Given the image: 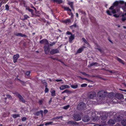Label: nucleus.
<instances>
[{"mask_svg":"<svg viewBox=\"0 0 126 126\" xmlns=\"http://www.w3.org/2000/svg\"><path fill=\"white\" fill-rule=\"evenodd\" d=\"M124 3V1L123 0L116 1L109 9L111 11L107 10V13L109 15L111 16L112 15V14H114L119 12L120 8H121V5Z\"/></svg>","mask_w":126,"mask_h":126,"instance_id":"obj_1","label":"nucleus"},{"mask_svg":"<svg viewBox=\"0 0 126 126\" xmlns=\"http://www.w3.org/2000/svg\"><path fill=\"white\" fill-rule=\"evenodd\" d=\"M107 92L102 90L99 92L97 94V96L100 99H104L107 96Z\"/></svg>","mask_w":126,"mask_h":126,"instance_id":"obj_2","label":"nucleus"},{"mask_svg":"<svg viewBox=\"0 0 126 126\" xmlns=\"http://www.w3.org/2000/svg\"><path fill=\"white\" fill-rule=\"evenodd\" d=\"M86 108L85 104L83 102L80 103L77 105V109L79 110H84Z\"/></svg>","mask_w":126,"mask_h":126,"instance_id":"obj_3","label":"nucleus"},{"mask_svg":"<svg viewBox=\"0 0 126 126\" xmlns=\"http://www.w3.org/2000/svg\"><path fill=\"white\" fill-rule=\"evenodd\" d=\"M96 96V94L94 91H91L89 93L88 97L90 99H94Z\"/></svg>","mask_w":126,"mask_h":126,"instance_id":"obj_4","label":"nucleus"},{"mask_svg":"<svg viewBox=\"0 0 126 126\" xmlns=\"http://www.w3.org/2000/svg\"><path fill=\"white\" fill-rule=\"evenodd\" d=\"M44 50L45 54H47L50 51V48L49 45H45L44 46Z\"/></svg>","mask_w":126,"mask_h":126,"instance_id":"obj_5","label":"nucleus"},{"mask_svg":"<svg viewBox=\"0 0 126 126\" xmlns=\"http://www.w3.org/2000/svg\"><path fill=\"white\" fill-rule=\"evenodd\" d=\"M115 95L112 92L109 93L107 95L106 98H109L110 101L114 98Z\"/></svg>","mask_w":126,"mask_h":126,"instance_id":"obj_6","label":"nucleus"},{"mask_svg":"<svg viewBox=\"0 0 126 126\" xmlns=\"http://www.w3.org/2000/svg\"><path fill=\"white\" fill-rule=\"evenodd\" d=\"M59 49L57 48H54L51 49L50 52V54L51 55L59 53Z\"/></svg>","mask_w":126,"mask_h":126,"instance_id":"obj_7","label":"nucleus"},{"mask_svg":"<svg viewBox=\"0 0 126 126\" xmlns=\"http://www.w3.org/2000/svg\"><path fill=\"white\" fill-rule=\"evenodd\" d=\"M39 43L41 44H45L46 45H48L49 43L47 40L46 39H43L39 41Z\"/></svg>","mask_w":126,"mask_h":126,"instance_id":"obj_8","label":"nucleus"},{"mask_svg":"<svg viewBox=\"0 0 126 126\" xmlns=\"http://www.w3.org/2000/svg\"><path fill=\"white\" fill-rule=\"evenodd\" d=\"M73 117L75 120L76 121H79L81 119V117L79 114H74L73 116Z\"/></svg>","mask_w":126,"mask_h":126,"instance_id":"obj_9","label":"nucleus"},{"mask_svg":"<svg viewBox=\"0 0 126 126\" xmlns=\"http://www.w3.org/2000/svg\"><path fill=\"white\" fill-rule=\"evenodd\" d=\"M82 120L84 122H88L90 119L89 116L85 115L82 117Z\"/></svg>","mask_w":126,"mask_h":126,"instance_id":"obj_10","label":"nucleus"},{"mask_svg":"<svg viewBox=\"0 0 126 126\" xmlns=\"http://www.w3.org/2000/svg\"><path fill=\"white\" fill-rule=\"evenodd\" d=\"M19 55L18 54L14 55L13 57V62L14 63H16L17 62V59L19 58Z\"/></svg>","mask_w":126,"mask_h":126,"instance_id":"obj_11","label":"nucleus"},{"mask_svg":"<svg viewBox=\"0 0 126 126\" xmlns=\"http://www.w3.org/2000/svg\"><path fill=\"white\" fill-rule=\"evenodd\" d=\"M115 97L119 99H121L123 97V94L120 93H117L115 95Z\"/></svg>","mask_w":126,"mask_h":126,"instance_id":"obj_12","label":"nucleus"},{"mask_svg":"<svg viewBox=\"0 0 126 126\" xmlns=\"http://www.w3.org/2000/svg\"><path fill=\"white\" fill-rule=\"evenodd\" d=\"M43 111L42 110H40L38 111L35 112L34 113V115L36 116H38L40 115L41 114L42 116L43 115Z\"/></svg>","mask_w":126,"mask_h":126,"instance_id":"obj_13","label":"nucleus"},{"mask_svg":"<svg viewBox=\"0 0 126 126\" xmlns=\"http://www.w3.org/2000/svg\"><path fill=\"white\" fill-rule=\"evenodd\" d=\"M15 35L17 36H20L21 37H27V35H25L24 34H23L19 32H16L14 34Z\"/></svg>","mask_w":126,"mask_h":126,"instance_id":"obj_14","label":"nucleus"},{"mask_svg":"<svg viewBox=\"0 0 126 126\" xmlns=\"http://www.w3.org/2000/svg\"><path fill=\"white\" fill-rule=\"evenodd\" d=\"M75 38V35L74 34H72L69 38V42L71 43L72 42V41Z\"/></svg>","mask_w":126,"mask_h":126,"instance_id":"obj_15","label":"nucleus"},{"mask_svg":"<svg viewBox=\"0 0 126 126\" xmlns=\"http://www.w3.org/2000/svg\"><path fill=\"white\" fill-rule=\"evenodd\" d=\"M108 123L110 125H112L115 123V121L113 120L110 119L108 121Z\"/></svg>","mask_w":126,"mask_h":126,"instance_id":"obj_16","label":"nucleus"},{"mask_svg":"<svg viewBox=\"0 0 126 126\" xmlns=\"http://www.w3.org/2000/svg\"><path fill=\"white\" fill-rule=\"evenodd\" d=\"M89 17L91 22L94 23H95L96 20L95 18L92 16H90Z\"/></svg>","mask_w":126,"mask_h":126,"instance_id":"obj_17","label":"nucleus"},{"mask_svg":"<svg viewBox=\"0 0 126 126\" xmlns=\"http://www.w3.org/2000/svg\"><path fill=\"white\" fill-rule=\"evenodd\" d=\"M67 123L69 124L75 125H77L78 124V123L72 120H70Z\"/></svg>","mask_w":126,"mask_h":126,"instance_id":"obj_18","label":"nucleus"},{"mask_svg":"<svg viewBox=\"0 0 126 126\" xmlns=\"http://www.w3.org/2000/svg\"><path fill=\"white\" fill-rule=\"evenodd\" d=\"M69 87H70L68 85H62L60 87V89L61 90H63Z\"/></svg>","mask_w":126,"mask_h":126,"instance_id":"obj_19","label":"nucleus"},{"mask_svg":"<svg viewBox=\"0 0 126 126\" xmlns=\"http://www.w3.org/2000/svg\"><path fill=\"white\" fill-rule=\"evenodd\" d=\"M121 8H122L124 11L126 10V2H125L124 1V3L121 5Z\"/></svg>","mask_w":126,"mask_h":126,"instance_id":"obj_20","label":"nucleus"},{"mask_svg":"<svg viewBox=\"0 0 126 126\" xmlns=\"http://www.w3.org/2000/svg\"><path fill=\"white\" fill-rule=\"evenodd\" d=\"M107 114H106L105 115H104L103 114V115L101 116V119L103 120H106L107 118Z\"/></svg>","mask_w":126,"mask_h":126,"instance_id":"obj_21","label":"nucleus"},{"mask_svg":"<svg viewBox=\"0 0 126 126\" xmlns=\"http://www.w3.org/2000/svg\"><path fill=\"white\" fill-rule=\"evenodd\" d=\"M117 60L118 62H119L122 64H125V62H124L123 60H122L120 58L117 57Z\"/></svg>","mask_w":126,"mask_h":126,"instance_id":"obj_22","label":"nucleus"},{"mask_svg":"<svg viewBox=\"0 0 126 126\" xmlns=\"http://www.w3.org/2000/svg\"><path fill=\"white\" fill-rule=\"evenodd\" d=\"M53 1L54 2H56L58 4H61L62 3V0H51Z\"/></svg>","mask_w":126,"mask_h":126,"instance_id":"obj_23","label":"nucleus"},{"mask_svg":"<svg viewBox=\"0 0 126 126\" xmlns=\"http://www.w3.org/2000/svg\"><path fill=\"white\" fill-rule=\"evenodd\" d=\"M18 98H19L20 100L22 102H23L25 103V100L23 98V97L21 95L20 96H19Z\"/></svg>","mask_w":126,"mask_h":126,"instance_id":"obj_24","label":"nucleus"},{"mask_svg":"<svg viewBox=\"0 0 126 126\" xmlns=\"http://www.w3.org/2000/svg\"><path fill=\"white\" fill-rule=\"evenodd\" d=\"M73 2H69L68 3V5H69L71 8L73 10L74 8L73 6Z\"/></svg>","mask_w":126,"mask_h":126,"instance_id":"obj_25","label":"nucleus"},{"mask_svg":"<svg viewBox=\"0 0 126 126\" xmlns=\"http://www.w3.org/2000/svg\"><path fill=\"white\" fill-rule=\"evenodd\" d=\"M71 21L70 19H67L66 20H63V23H64L67 24L68 23H71Z\"/></svg>","mask_w":126,"mask_h":126,"instance_id":"obj_26","label":"nucleus"},{"mask_svg":"<svg viewBox=\"0 0 126 126\" xmlns=\"http://www.w3.org/2000/svg\"><path fill=\"white\" fill-rule=\"evenodd\" d=\"M51 93V95L52 96H56V91L55 90H51L50 91Z\"/></svg>","mask_w":126,"mask_h":126,"instance_id":"obj_27","label":"nucleus"},{"mask_svg":"<svg viewBox=\"0 0 126 126\" xmlns=\"http://www.w3.org/2000/svg\"><path fill=\"white\" fill-rule=\"evenodd\" d=\"M63 8L65 10L67 11H69L70 12H71V10L68 7L64 6L63 7Z\"/></svg>","mask_w":126,"mask_h":126,"instance_id":"obj_28","label":"nucleus"},{"mask_svg":"<svg viewBox=\"0 0 126 126\" xmlns=\"http://www.w3.org/2000/svg\"><path fill=\"white\" fill-rule=\"evenodd\" d=\"M12 117L14 118L20 117V115L19 114H13L12 115Z\"/></svg>","mask_w":126,"mask_h":126,"instance_id":"obj_29","label":"nucleus"},{"mask_svg":"<svg viewBox=\"0 0 126 126\" xmlns=\"http://www.w3.org/2000/svg\"><path fill=\"white\" fill-rule=\"evenodd\" d=\"M26 9L28 10L29 12H31L32 16L34 15L33 13V9H30L29 8H27Z\"/></svg>","mask_w":126,"mask_h":126,"instance_id":"obj_30","label":"nucleus"},{"mask_svg":"<svg viewBox=\"0 0 126 126\" xmlns=\"http://www.w3.org/2000/svg\"><path fill=\"white\" fill-rule=\"evenodd\" d=\"M24 18L22 19V20H26L28 18H29V17L27 15H25L23 16Z\"/></svg>","mask_w":126,"mask_h":126,"instance_id":"obj_31","label":"nucleus"},{"mask_svg":"<svg viewBox=\"0 0 126 126\" xmlns=\"http://www.w3.org/2000/svg\"><path fill=\"white\" fill-rule=\"evenodd\" d=\"M122 125L124 126H126V119L124 120H122L121 122Z\"/></svg>","mask_w":126,"mask_h":126,"instance_id":"obj_32","label":"nucleus"},{"mask_svg":"<svg viewBox=\"0 0 126 126\" xmlns=\"http://www.w3.org/2000/svg\"><path fill=\"white\" fill-rule=\"evenodd\" d=\"M122 20L123 21H125L126 20V16H125L124 15L122 14Z\"/></svg>","mask_w":126,"mask_h":126,"instance_id":"obj_33","label":"nucleus"},{"mask_svg":"<svg viewBox=\"0 0 126 126\" xmlns=\"http://www.w3.org/2000/svg\"><path fill=\"white\" fill-rule=\"evenodd\" d=\"M82 40L83 41V42H84L85 43L87 44L88 45H89V44L88 43V42L86 41V40L85 39V38H82Z\"/></svg>","mask_w":126,"mask_h":126,"instance_id":"obj_34","label":"nucleus"},{"mask_svg":"<svg viewBox=\"0 0 126 126\" xmlns=\"http://www.w3.org/2000/svg\"><path fill=\"white\" fill-rule=\"evenodd\" d=\"M77 26V24L76 23H75L74 24L70 26V28L71 29H72L73 28L76 27Z\"/></svg>","mask_w":126,"mask_h":126,"instance_id":"obj_35","label":"nucleus"},{"mask_svg":"<svg viewBox=\"0 0 126 126\" xmlns=\"http://www.w3.org/2000/svg\"><path fill=\"white\" fill-rule=\"evenodd\" d=\"M42 83L45 86V87H47V82L46 81V80H44L42 81Z\"/></svg>","mask_w":126,"mask_h":126,"instance_id":"obj_36","label":"nucleus"},{"mask_svg":"<svg viewBox=\"0 0 126 126\" xmlns=\"http://www.w3.org/2000/svg\"><path fill=\"white\" fill-rule=\"evenodd\" d=\"M42 83L45 86V87H47V82L46 81V80H44L42 81Z\"/></svg>","mask_w":126,"mask_h":126,"instance_id":"obj_37","label":"nucleus"},{"mask_svg":"<svg viewBox=\"0 0 126 126\" xmlns=\"http://www.w3.org/2000/svg\"><path fill=\"white\" fill-rule=\"evenodd\" d=\"M83 49L82 48H79L77 51V53H81L83 50Z\"/></svg>","mask_w":126,"mask_h":126,"instance_id":"obj_38","label":"nucleus"},{"mask_svg":"<svg viewBox=\"0 0 126 126\" xmlns=\"http://www.w3.org/2000/svg\"><path fill=\"white\" fill-rule=\"evenodd\" d=\"M71 87L73 89H76L78 87V85L77 84H76V85H71Z\"/></svg>","mask_w":126,"mask_h":126,"instance_id":"obj_39","label":"nucleus"},{"mask_svg":"<svg viewBox=\"0 0 126 126\" xmlns=\"http://www.w3.org/2000/svg\"><path fill=\"white\" fill-rule=\"evenodd\" d=\"M70 107L69 105H68L65 106H64L63 107V109L65 110H67Z\"/></svg>","mask_w":126,"mask_h":126,"instance_id":"obj_40","label":"nucleus"},{"mask_svg":"<svg viewBox=\"0 0 126 126\" xmlns=\"http://www.w3.org/2000/svg\"><path fill=\"white\" fill-rule=\"evenodd\" d=\"M115 97L114 96V98L111 100L112 102L115 103H116L117 102V100L115 98Z\"/></svg>","mask_w":126,"mask_h":126,"instance_id":"obj_41","label":"nucleus"},{"mask_svg":"<svg viewBox=\"0 0 126 126\" xmlns=\"http://www.w3.org/2000/svg\"><path fill=\"white\" fill-rule=\"evenodd\" d=\"M44 100V99H42L41 100H40L38 102L39 104L40 105H42L43 103V101Z\"/></svg>","mask_w":126,"mask_h":126,"instance_id":"obj_42","label":"nucleus"},{"mask_svg":"<svg viewBox=\"0 0 126 126\" xmlns=\"http://www.w3.org/2000/svg\"><path fill=\"white\" fill-rule=\"evenodd\" d=\"M5 10H6L8 11H9V7L8 6V5L6 4L5 5Z\"/></svg>","mask_w":126,"mask_h":126,"instance_id":"obj_43","label":"nucleus"},{"mask_svg":"<svg viewBox=\"0 0 126 126\" xmlns=\"http://www.w3.org/2000/svg\"><path fill=\"white\" fill-rule=\"evenodd\" d=\"M63 118V116H57V117H56L55 118H54L53 119L55 120V119H62Z\"/></svg>","mask_w":126,"mask_h":126,"instance_id":"obj_44","label":"nucleus"},{"mask_svg":"<svg viewBox=\"0 0 126 126\" xmlns=\"http://www.w3.org/2000/svg\"><path fill=\"white\" fill-rule=\"evenodd\" d=\"M99 118L98 117H96L95 116L93 119V120H95V121H97L99 119Z\"/></svg>","mask_w":126,"mask_h":126,"instance_id":"obj_45","label":"nucleus"},{"mask_svg":"<svg viewBox=\"0 0 126 126\" xmlns=\"http://www.w3.org/2000/svg\"><path fill=\"white\" fill-rule=\"evenodd\" d=\"M31 72L30 71H27L26 73V74L28 76H30V74Z\"/></svg>","mask_w":126,"mask_h":126,"instance_id":"obj_46","label":"nucleus"},{"mask_svg":"<svg viewBox=\"0 0 126 126\" xmlns=\"http://www.w3.org/2000/svg\"><path fill=\"white\" fill-rule=\"evenodd\" d=\"M15 94L16 95V96H17L18 97H19V96H20L21 95L18 93L17 92H14V94Z\"/></svg>","mask_w":126,"mask_h":126,"instance_id":"obj_47","label":"nucleus"},{"mask_svg":"<svg viewBox=\"0 0 126 126\" xmlns=\"http://www.w3.org/2000/svg\"><path fill=\"white\" fill-rule=\"evenodd\" d=\"M53 122H48L46 123L45 125L47 126L49 125H52Z\"/></svg>","mask_w":126,"mask_h":126,"instance_id":"obj_48","label":"nucleus"},{"mask_svg":"<svg viewBox=\"0 0 126 126\" xmlns=\"http://www.w3.org/2000/svg\"><path fill=\"white\" fill-rule=\"evenodd\" d=\"M87 85V84H83L81 85V87H86Z\"/></svg>","mask_w":126,"mask_h":126,"instance_id":"obj_49","label":"nucleus"},{"mask_svg":"<svg viewBox=\"0 0 126 126\" xmlns=\"http://www.w3.org/2000/svg\"><path fill=\"white\" fill-rule=\"evenodd\" d=\"M49 91L48 89L47 88V87H45V93H48Z\"/></svg>","mask_w":126,"mask_h":126,"instance_id":"obj_50","label":"nucleus"},{"mask_svg":"<svg viewBox=\"0 0 126 126\" xmlns=\"http://www.w3.org/2000/svg\"><path fill=\"white\" fill-rule=\"evenodd\" d=\"M65 93H71L72 91L68 90H64Z\"/></svg>","mask_w":126,"mask_h":126,"instance_id":"obj_51","label":"nucleus"},{"mask_svg":"<svg viewBox=\"0 0 126 126\" xmlns=\"http://www.w3.org/2000/svg\"><path fill=\"white\" fill-rule=\"evenodd\" d=\"M56 43V42H53L51 43V44H50L49 46H53V45H55Z\"/></svg>","mask_w":126,"mask_h":126,"instance_id":"obj_52","label":"nucleus"},{"mask_svg":"<svg viewBox=\"0 0 126 126\" xmlns=\"http://www.w3.org/2000/svg\"><path fill=\"white\" fill-rule=\"evenodd\" d=\"M27 120V118L26 117H23L22 118V121H25Z\"/></svg>","mask_w":126,"mask_h":126,"instance_id":"obj_53","label":"nucleus"},{"mask_svg":"<svg viewBox=\"0 0 126 126\" xmlns=\"http://www.w3.org/2000/svg\"><path fill=\"white\" fill-rule=\"evenodd\" d=\"M113 16L116 18H117L119 17V15L117 14H114L113 15Z\"/></svg>","mask_w":126,"mask_h":126,"instance_id":"obj_54","label":"nucleus"},{"mask_svg":"<svg viewBox=\"0 0 126 126\" xmlns=\"http://www.w3.org/2000/svg\"><path fill=\"white\" fill-rule=\"evenodd\" d=\"M66 34L67 35H72V34L70 32H69V31H67L66 32Z\"/></svg>","mask_w":126,"mask_h":126,"instance_id":"obj_55","label":"nucleus"},{"mask_svg":"<svg viewBox=\"0 0 126 126\" xmlns=\"http://www.w3.org/2000/svg\"><path fill=\"white\" fill-rule=\"evenodd\" d=\"M81 73L83 75H85L86 76L88 77L89 75L88 74H86L84 72H82Z\"/></svg>","mask_w":126,"mask_h":126,"instance_id":"obj_56","label":"nucleus"},{"mask_svg":"<svg viewBox=\"0 0 126 126\" xmlns=\"http://www.w3.org/2000/svg\"><path fill=\"white\" fill-rule=\"evenodd\" d=\"M97 63L95 62V63H91V64L92 66H94V65H95L97 64Z\"/></svg>","mask_w":126,"mask_h":126,"instance_id":"obj_57","label":"nucleus"},{"mask_svg":"<svg viewBox=\"0 0 126 126\" xmlns=\"http://www.w3.org/2000/svg\"><path fill=\"white\" fill-rule=\"evenodd\" d=\"M55 81L57 82H59L62 81V79H56L55 80Z\"/></svg>","mask_w":126,"mask_h":126,"instance_id":"obj_58","label":"nucleus"},{"mask_svg":"<svg viewBox=\"0 0 126 126\" xmlns=\"http://www.w3.org/2000/svg\"><path fill=\"white\" fill-rule=\"evenodd\" d=\"M48 112V110L46 109L44 111V113L45 114H46Z\"/></svg>","mask_w":126,"mask_h":126,"instance_id":"obj_59","label":"nucleus"},{"mask_svg":"<svg viewBox=\"0 0 126 126\" xmlns=\"http://www.w3.org/2000/svg\"><path fill=\"white\" fill-rule=\"evenodd\" d=\"M94 126H103V125L101 124H96L94 125Z\"/></svg>","mask_w":126,"mask_h":126,"instance_id":"obj_60","label":"nucleus"},{"mask_svg":"<svg viewBox=\"0 0 126 126\" xmlns=\"http://www.w3.org/2000/svg\"><path fill=\"white\" fill-rule=\"evenodd\" d=\"M50 23V22H49L48 21H47V23L46 24V25L47 26L48 25H49Z\"/></svg>","mask_w":126,"mask_h":126,"instance_id":"obj_61","label":"nucleus"},{"mask_svg":"<svg viewBox=\"0 0 126 126\" xmlns=\"http://www.w3.org/2000/svg\"><path fill=\"white\" fill-rule=\"evenodd\" d=\"M80 78L82 80H88L87 79L85 78H82L80 77Z\"/></svg>","mask_w":126,"mask_h":126,"instance_id":"obj_62","label":"nucleus"},{"mask_svg":"<svg viewBox=\"0 0 126 126\" xmlns=\"http://www.w3.org/2000/svg\"><path fill=\"white\" fill-rule=\"evenodd\" d=\"M6 96L8 98H9L10 97L11 98V95L10 94H7Z\"/></svg>","mask_w":126,"mask_h":126,"instance_id":"obj_63","label":"nucleus"},{"mask_svg":"<svg viewBox=\"0 0 126 126\" xmlns=\"http://www.w3.org/2000/svg\"><path fill=\"white\" fill-rule=\"evenodd\" d=\"M44 18H40L39 19H38V20L41 22H43V19Z\"/></svg>","mask_w":126,"mask_h":126,"instance_id":"obj_64","label":"nucleus"}]
</instances>
